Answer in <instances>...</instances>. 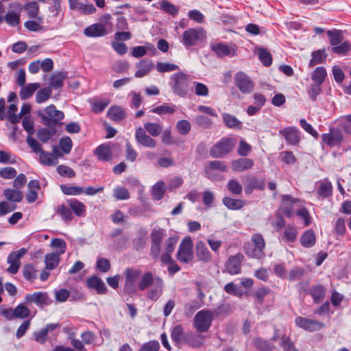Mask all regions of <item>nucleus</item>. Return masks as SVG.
<instances>
[{"instance_id": "20", "label": "nucleus", "mask_w": 351, "mask_h": 351, "mask_svg": "<svg viewBox=\"0 0 351 351\" xmlns=\"http://www.w3.org/2000/svg\"><path fill=\"white\" fill-rule=\"evenodd\" d=\"M254 164L251 158H241L232 161L231 169L233 171L243 172L252 169Z\"/></svg>"}, {"instance_id": "5", "label": "nucleus", "mask_w": 351, "mask_h": 351, "mask_svg": "<svg viewBox=\"0 0 351 351\" xmlns=\"http://www.w3.org/2000/svg\"><path fill=\"white\" fill-rule=\"evenodd\" d=\"M213 321V313L210 311H200L194 317V326L197 332L208 330Z\"/></svg>"}, {"instance_id": "55", "label": "nucleus", "mask_w": 351, "mask_h": 351, "mask_svg": "<svg viewBox=\"0 0 351 351\" xmlns=\"http://www.w3.org/2000/svg\"><path fill=\"white\" fill-rule=\"evenodd\" d=\"M59 255L56 253H51L46 256L45 263L46 268L48 269H53L59 263Z\"/></svg>"}, {"instance_id": "26", "label": "nucleus", "mask_w": 351, "mask_h": 351, "mask_svg": "<svg viewBox=\"0 0 351 351\" xmlns=\"http://www.w3.org/2000/svg\"><path fill=\"white\" fill-rule=\"evenodd\" d=\"M91 111L95 114L101 113L110 104L108 99L92 98L88 101Z\"/></svg>"}, {"instance_id": "24", "label": "nucleus", "mask_w": 351, "mask_h": 351, "mask_svg": "<svg viewBox=\"0 0 351 351\" xmlns=\"http://www.w3.org/2000/svg\"><path fill=\"white\" fill-rule=\"evenodd\" d=\"M280 134L284 136L287 143L290 145H296L300 141L298 130L294 128H286L280 130Z\"/></svg>"}, {"instance_id": "21", "label": "nucleus", "mask_w": 351, "mask_h": 351, "mask_svg": "<svg viewBox=\"0 0 351 351\" xmlns=\"http://www.w3.org/2000/svg\"><path fill=\"white\" fill-rule=\"evenodd\" d=\"M86 285L88 288L95 290L98 294H106L107 293V288L104 281L97 276H93L88 278Z\"/></svg>"}, {"instance_id": "19", "label": "nucleus", "mask_w": 351, "mask_h": 351, "mask_svg": "<svg viewBox=\"0 0 351 351\" xmlns=\"http://www.w3.org/2000/svg\"><path fill=\"white\" fill-rule=\"evenodd\" d=\"M163 280L160 277H156V281L152 287L148 289L146 297L154 302L157 301L162 295L163 292Z\"/></svg>"}, {"instance_id": "48", "label": "nucleus", "mask_w": 351, "mask_h": 351, "mask_svg": "<svg viewBox=\"0 0 351 351\" xmlns=\"http://www.w3.org/2000/svg\"><path fill=\"white\" fill-rule=\"evenodd\" d=\"M3 194L8 200L14 202H20L23 197L21 191L14 189H5Z\"/></svg>"}, {"instance_id": "1", "label": "nucleus", "mask_w": 351, "mask_h": 351, "mask_svg": "<svg viewBox=\"0 0 351 351\" xmlns=\"http://www.w3.org/2000/svg\"><path fill=\"white\" fill-rule=\"evenodd\" d=\"M192 82L189 75L178 71L170 76L169 85L174 95L186 97L193 90Z\"/></svg>"}, {"instance_id": "51", "label": "nucleus", "mask_w": 351, "mask_h": 351, "mask_svg": "<svg viewBox=\"0 0 351 351\" xmlns=\"http://www.w3.org/2000/svg\"><path fill=\"white\" fill-rule=\"evenodd\" d=\"M176 106L174 104L169 105V104H163L162 106L154 108L151 110V112L156 113L159 115L166 114H173L176 111Z\"/></svg>"}, {"instance_id": "61", "label": "nucleus", "mask_w": 351, "mask_h": 351, "mask_svg": "<svg viewBox=\"0 0 351 351\" xmlns=\"http://www.w3.org/2000/svg\"><path fill=\"white\" fill-rule=\"evenodd\" d=\"M14 313H15L16 319H24L29 315V310L23 304H20L14 308Z\"/></svg>"}, {"instance_id": "49", "label": "nucleus", "mask_w": 351, "mask_h": 351, "mask_svg": "<svg viewBox=\"0 0 351 351\" xmlns=\"http://www.w3.org/2000/svg\"><path fill=\"white\" fill-rule=\"evenodd\" d=\"M62 192L67 195H78L83 193L84 189L79 186L60 185Z\"/></svg>"}, {"instance_id": "44", "label": "nucleus", "mask_w": 351, "mask_h": 351, "mask_svg": "<svg viewBox=\"0 0 351 351\" xmlns=\"http://www.w3.org/2000/svg\"><path fill=\"white\" fill-rule=\"evenodd\" d=\"M259 60L265 66H269L272 64V56L269 51L265 48H260L258 50Z\"/></svg>"}, {"instance_id": "47", "label": "nucleus", "mask_w": 351, "mask_h": 351, "mask_svg": "<svg viewBox=\"0 0 351 351\" xmlns=\"http://www.w3.org/2000/svg\"><path fill=\"white\" fill-rule=\"evenodd\" d=\"M160 8L161 10L171 15L172 16H176L179 10L178 7L167 0H164L160 3Z\"/></svg>"}, {"instance_id": "12", "label": "nucleus", "mask_w": 351, "mask_h": 351, "mask_svg": "<svg viewBox=\"0 0 351 351\" xmlns=\"http://www.w3.org/2000/svg\"><path fill=\"white\" fill-rule=\"evenodd\" d=\"M243 260V256L241 253L230 256L225 265L226 271L230 275L240 274Z\"/></svg>"}, {"instance_id": "42", "label": "nucleus", "mask_w": 351, "mask_h": 351, "mask_svg": "<svg viewBox=\"0 0 351 351\" xmlns=\"http://www.w3.org/2000/svg\"><path fill=\"white\" fill-rule=\"evenodd\" d=\"M66 75L62 72L53 73L50 78V87L55 89L62 88L64 85L63 81Z\"/></svg>"}, {"instance_id": "3", "label": "nucleus", "mask_w": 351, "mask_h": 351, "mask_svg": "<svg viewBox=\"0 0 351 351\" xmlns=\"http://www.w3.org/2000/svg\"><path fill=\"white\" fill-rule=\"evenodd\" d=\"M45 113L40 114L42 122L44 125H47L49 128H56V125L60 123L64 117V114L62 111L56 109L53 104H51L45 108Z\"/></svg>"}, {"instance_id": "14", "label": "nucleus", "mask_w": 351, "mask_h": 351, "mask_svg": "<svg viewBox=\"0 0 351 351\" xmlns=\"http://www.w3.org/2000/svg\"><path fill=\"white\" fill-rule=\"evenodd\" d=\"M135 139L138 144L145 147L154 148L156 145V140L147 135L145 130L141 127L136 129Z\"/></svg>"}, {"instance_id": "30", "label": "nucleus", "mask_w": 351, "mask_h": 351, "mask_svg": "<svg viewBox=\"0 0 351 351\" xmlns=\"http://www.w3.org/2000/svg\"><path fill=\"white\" fill-rule=\"evenodd\" d=\"M222 119L225 125L229 128L238 130L242 128V122L232 114L223 113L222 114Z\"/></svg>"}, {"instance_id": "58", "label": "nucleus", "mask_w": 351, "mask_h": 351, "mask_svg": "<svg viewBox=\"0 0 351 351\" xmlns=\"http://www.w3.org/2000/svg\"><path fill=\"white\" fill-rule=\"evenodd\" d=\"M24 278L29 281L33 282L36 278V270L32 265H27L23 270Z\"/></svg>"}, {"instance_id": "54", "label": "nucleus", "mask_w": 351, "mask_h": 351, "mask_svg": "<svg viewBox=\"0 0 351 351\" xmlns=\"http://www.w3.org/2000/svg\"><path fill=\"white\" fill-rule=\"evenodd\" d=\"M156 67L160 73L171 72L179 69V66L175 64L162 62H157Z\"/></svg>"}, {"instance_id": "38", "label": "nucleus", "mask_w": 351, "mask_h": 351, "mask_svg": "<svg viewBox=\"0 0 351 351\" xmlns=\"http://www.w3.org/2000/svg\"><path fill=\"white\" fill-rule=\"evenodd\" d=\"M327 75L326 70L324 66L316 67L313 71L311 79L318 85H322Z\"/></svg>"}, {"instance_id": "25", "label": "nucleus", "mask_w": 351, "mask_h": 351, "mask_svg": "<svg viewBox=\"0 0 351 351\" xmlns=\"http://www.w3.org/2000/svg\"><path fill=\"white\" fill-rule=\"evenodd\" d=\"M107 115L113 121L119 122L126 118L125 110L120 106H111L107 112Z\"/></svg>"}, {"instance_id": "35", "label": "nucleus", "mask_w": 351, "mask_h": 351, "mask_svg": "<svg viewBox=\"0 0 351 351\" xmlns=\"http://www.w3.org/2000/svg\"><path fill=\"white\" fill-rule=\"evenodd\" d=\"M25 9L29 18L36 19L40 23L43 22V19L38 16L39 12V5L36 1H29L25 5Z\"/></svg>"}, {"instance_id": "33", "label": "nucleus", "mask_w": 351, "mask_h": 351, "mask_svg": "<svg viewBox=\"0 0 351 351\" xmlns=\"http://www.w3.org/2000/svg\"><path fill=\"white\" fill-rule=\"evenodd\" d=\"M317 193L319 195L323 198H327L331 196L332 193V186L330 181L328 179H324L322 182L317 190Z\"/></svg>"}, {"instance_id": "29", "label": "nucleus", "mask_w": 351, "mask_h": 351, "mask_svg": "<svg viewBox=\"0 0 351 351\" xmlns=\"http://www.w3.org/2000/svg\"><path fill=\"white\" fill-rule=\"evenodd\" d=\"M67 204L70 209L77 217H84L86 215V206L77 200V199L72 198L67 200Z\"/></svg>"}, {"instance_id": "4", "label": "nucleus", "mask_w": 351, "mask_h": 351, "mask_svg": "<svg viewBox=\"0 0 351 351\" xmlns=\"http://www.w3.org/2000/svg\"><path fill=\"white\" fill-rule=\"evenodd\" d=\"M206 38V32L201 27L189 28L183 32L181 43L186 48L196 45Z\"/></svg>"}, {"instance_id": "2", "label": "nucleus", "mask_w": 351, "mask_h": 351, "mask_svg": "<svg viewBox=\"0 0 351 351\" xmlns=\"http://www.w3.org/2000/svg\"><path fill=\"white\" fill-rule=\"evenodd\" d=\"M234 146V138L224 137L211 147L209 154L212 158H220L230 153Z\"/></svg>"}, {"instance_id": "6", "label": "nucleus", "mask_w": 351, "mask_h": 351, "mask_svg": "<svg viewBox=\"0 0 351 351\" xmlns=\"http://www.w3.org/2000/svg\"><path fill=\"white\" fill-rule=\"evenodd\" d=\"M125 285L123 291L132 295L136 291L135 282L141 276V271L138 269L128 267L125 271Z\"/></svg>"}, {"instance_id": "22", "label": "nucleus", "mask_w": 351, "mask_h": 351, "mask_svg": "<svg viewBox=\"0 0 351 351\" xmlns=\"http://www.w3.org/2000/svg\"><path fill=\"white\" fill-rule=\"evenodd\" d=\"M94 154L102 162H110L112 158L110 147L105 143L99 145L94 150Z\"/></svg>"}, {"instance_id": "39", "label": "nucleus", "mask_w": 351, "mask_h": 351, "mask_svg": "<svg viewBox=\"0 0 351 351\" xmlns=\"http://www.w3.org/2000/svg\"><path fill=\"white\" fill-rule=\"evenodd\" d=\"M254 346L261 351H273L274 346L266 339L256 337L253 341Z\"/></svg>"}, {"instance_id": "52", "label": "nucleus", "mask_w": 351, "mask_h": 351, "mask_svg": "<svg viewBox=\"0 0 351 351\" xmlns=\"http://www.w3.org/2000/svg\"><path fill=\"white\" fill-rule=\"evenodd\" d=\"M196 253L197 257L201 261H208L210 258V252L208 248L204 245V243H197Z\"/></svg>"}, {"instance_id": "50", "label": "nucleus", "mask_w": 351, "mask_h": 351, "mask_svg": "<svg viewBox=\"0 0 351 351\" xmlns=\"http://www.w3.org/2000/svg\"><path fill=\"white\" fill-rule=\"evenodd\" d=\"M205 169L212 171L218 170L221 172H227L228 169L224 162L220 160H213L210 161L208 163V165L205 167Z\"/></svg>"}, {"instance_id": "41", "label": "nucleus", "mask_w": 351, "mask_h": 351, "mask_svg": "<svg viewBox=\"0 0 351 351\" xmlns=\"http://www.w3.org/2000/svg\"><path fill=\"white\" fill-rule=\"evenodd\" d=\"M350 50L351 44L348 40L342 42L335 47H331V51L332 53L339 56H346Z\"/></svg>"}, {"instance_id": "10", "label": "nucleus", "mask_w": 351, "mask_h": 351, "mask_svg": "<svg viewBox=\"0 0 351 351\" xmlns=\"http://www.w3.org/2000/svg\"><path fill=\"white\" fill-rule=\"evenodd\" d=\"M27 252L25 247H22L19 250L12 252L8 257V263L10 265L7 271L10 274H15L18 272L21 265L20 258L24 256Z\"/></svg>"}, {"instance_id": "23", "label": "nucleus", "mask_w": 351, "mask_h": 351, "mask_svg": "<svg viewBox=\"0 0 351 351\" xmlns=\"http://www.w3.org/2000/svg\"><path fill=\"white\" fill-rule=\"evenodd\" d=\"M136 67L138 70L134 74L135 77H143L148 75L150 71L154 68V63L151 60L144 59L138 62L136 64Z\"/></svg>"}, {"instance_id": "64", "label": "nucleus", "mask_w": 351, "mask_h": 351, "mask_svg": "<svg viewBox=\"0 0 351 351\" xmlns=\"http://www.w3.org/2000/svg\"><path fill=\"white\" fill-rule=\"evenodd\" d=\"M176 128L178 132L182 135H186L191 130V123L189 121L182 119L178 121Z\"/></svg>"}, {"instance_id": "34", "label": "nucleus", "mask_w": 351, "mask_h": 351, "mask_svg": "<svg viewBox=\"0 0 351 351\" xmlns=\"http://www.w3.org/2000/svg\"><path fill=\"white\" fill-rule=\"evenodd\" d=\"M312 58L309 62V67H313L317 64H323L326 62L327 54L325 49H319L312 52Z\"/></svg>"}, {"instance_id": "18", "label": "nucleus", "mask_w": 351, "mask_h": 351, "mask_svg": "<svg viewBox=\"0 0 351 351\" xmlns=\"http://www.w3.org/2000/svg\"><path fill=\"white\" fill-rule=\"evenodd\" d=\"M84 34L87 37H101L108 34V31L101 23H95L86 27Z\"/></svg>"}, {"instance_id": "31", "label": "nucleus", "mask_w": 351, "mask_h": 351, "mask_svg": "<svg viewBox=\"0 0 351 351\" xmlns=\"http://www.w3.org/2000/svg\"><path fill=\"white\" fill-rule=\"evenodd\" d=\"M40 87L39 83H29L21 86L19 96L22 100H26L31 97L34 92Z\"/></svg>"}, {"instance_id": "28", "label": "nucleus", "mask_w": 351, "mask_h": 351, "mask_svg": "<svg viewBox=\"0 0 351 351\" xmlns=\"http://www.w3.org/2000/svg\"><path fill=\"white\" fill-rule=\"evenodd\" d=\"M326 289L322 285H315L310 287L308 294L315 303L321 302L325 298Z\"/></svg>"}, {"instance_id": "45", "label": "nucleus", "mask_w": 351, "mask_h": 351, "mask_svg": "<svg viewBox=\"0 0 351 351\" xmlns=\"http://www.w3.org/2000/svg\"><path fill=\"white\" fill-rule=\"evenodd\" d=\"M52 89L50 86L40 88L38 90L36 95V101L38 104H42L47 101L51 95Z\"/></svg>"}, {"instance_id": "13", "label": "nucleus", "mask_w": 351, "mask_h": 351, "mask_svg": "<svg viewBox=\"0 0 351 351\" xmlns=\"http://www.w3.org/2000/svg\"><path fill=\"white\" fill-rule=\"evenodd\" d=\"M210 48L219 58L224 56L234 57L237 55V51L234 47L228 46L223 43H212Z\"/></svg>"}, {"instance_id": "60", "label": "nucleus", "mask_w": 351, "mask_h": 351, "mask_svg": "<svg viewBox=\"0 0 351 351\" xmlns=\"http://www.w3.org/2000/svg\"><path fill=\"white\" fill-rule=\"evenodd\" d=\"M114 197L117 200H125L130 198V193L126 188L117 186L114 189Z\"/></svg>"}, {"instance_id": "36", "label": "nucleus", "mask_w": 351, "mask_h": 351, "mask_svg": "<svg viewBox=\"0 0 351 351\" xmlns=\"http://www.w3.org/2000/svg\"><path fill=\"white\" fill-rule=\"evenodd\" d=\"M166 191V186L163 181L156 182L152 187V195L155 200H160Z\"/></svg>"}, {"instance_id": "63", "label": "nucleus", "mask_w": 351, "mask_h": 351, "mask_svg": "<svg viewBox=\"0 0 351 351\" xmlns=\"http://www.w3.org/2000/svg\"><path fill=\"white\" fill-rule=\"evenodd\" d=\"M59 145H60V147L62 149V152L66 154H68L70 153V152L72 149L73 143H72L71 138L67 136V137L61 138L60 139Z\"/></svg>"}, {"instance_id": "59", "label": "nucleus", "mask_w": 351, "mask_h": 351, "mask_svg": "<svg viewBox=\"0 0 351 351\" xmlns=\"http://www.w3.org/2000/svg\"><path fill=\"white\" fill-rule=\"evenodd\" d=\"M192 86H194L195 93L197 96L206 97L208 95V88L204 84L199 82H192Z\"/></svg>"}, {"instance_id": "53", "label": "nucleus", "mask_w": 351, "mask_h": 351, "mask_svg": "<svg viewBox=\"0 0 351 351\" xmlns=\"http://www.w3.org/2000/svg\"><path fill=\"white\" fill-rule=\"evenodd\" d=\"M39 160L41 164L47 166L55 165L58 163V161L53 160V154L44 150L40 152Z\"/></svg>"}, {"instance_id": "32", "label": "nucleus", "mask_w": 351, "mask_h": 351, "mask_svg": "<svg viewBox=\"0 0 351 351\" xmlns=\"http://www.w3.org/2000/svg\"><path fill=\"white\" fill-rule=\"evenodd\" d=\"M222 202L230 210H240L245 205V200L234 199L230 197H224Z\"/></svg>"}, {"instance_id": "46", "label": "nucleus", "mask_w": 351, "mask_h": 351, "mask_svg": "<svg viewBox=\"0 0 351 351\" xmlns=\"http://www.w3.org/2000/svg\"><path fill=\"white\" fill-rule=\"evenodd\" d=\"M144 130L152 136H158L162 131V126L157 123L148 122L144 124Z\"/></svg>"}, {"instance_id": "17", "label": "nucleus", "mask_w": 351, "mask_h": 351, "mask_svg": "<svg viewBox=\"0 0 351 351\" xmlns=\"http://www.w3.org/2000/svg\"><path fill=\"white\" fill-rule=\"evenodd\" d=\"M244 186L245 193L250 195L254 190H263L265 187V181L263 178L250 176L247 179Z\"/></svg>"}, {"instance_id": "37", "label": "nucleus", "mask_w": 351, "mask_h": 351, "mask_svg": "<svg viewBox=\"0 0 351 351\" xmlns=\"http://www.w3.org/2000/svg\"><path fill=\"white\" fill-rule=\"evenodd\" d=\"M327 35L332 47H335L343 42V36L341 30H328L327 32Z\"/></svg>"}, {"instance_id": "62", "label": "nucleus", "mask_w": 351, "mask_h": 351, "mask_svg": "<svg viewBox=\"0 0 351 351\" xmlns=\"http://www.w3.org/2000/svg\"><path fill=\"white\" fill-rule=\"evenodd\" d=\"M188 345L193 348H199L204 344V338L202 335H191L186 339Z\"/></svg>"}, {"instance_id": "43", "label": "nucleus", "mask_w": 351, "mask_h": 351, "mask_svg": "<svg viewBox=\"0 0 351 351\" xmlns=\"http://www.w3.org/2000/svg\"><path fill=\"white\" fill-rule=\"evenodd\" d=\"M184 328L182 325L177 324L171 331V338L176 343H180L184 339Z\"/></svg>"}, {"instance_id": "57", "label": "nucleus", "mask_w": 351, "mask_h": 351, "mask_svg": "<svg viewBox=\"0 0 351 351\" xmlns=\"http://www.w3.org/2000/svg\"><path fill=\"white\" fill-rule=\"evenodd\" d=\"M228 191L234 195H240L242 193V185L234 179H231L227 184Z\"/></svg>"}, {"instance_id": "16", "label": "nucleus", "mask_w": 351, "mask_h": 351, "mask_svg": "<svg viewBox=\"0 0 351 351\" xmlns=\"http://www.w3.org/2000/svg\"><path fill=\"white\" fill-rule=\"evenodd\" d=\"M265 247V243H246L244 249L248 256L261 258L264 254L263 249Z\"/></svg>"}, {"instance_id": "27", "label": "nucleus", "mask_w": 351, "mask_h": 351, "mask_svg": "<svg viewBox=\"0 0 351 351\" xmlns=\"http://www.w3.org/2000/svg\"><path fill=\"white\" fill-rule=\"evenodd\" d=\"M156 281V277L151 271H147L141 276V280L137 285L138 289L143 291L153 286Z\"/></svg>"}, {"instance_id": "15", "label": "nucleus", "mask_w": 351, "mask_h": 351, "mask_svg": "<svg viewBox=\"0 0 351 351\" xmlns=\"http://www.w3.org/2000/svg\"><path fill=\"white\" fill-rule=\"evenodd\" d=\"M193 257V243H181L177 254L178 260L188 263L192 261Z\"/></svg>"}, {"instance_id": "8", "label": "nucleus", "mask_w": 351, "mask_h": 351, "mask_svg": "<svg viewBox=\"0 0 351 351\" xmlns=\"http://www.w3.org/2000/svg\"><path fill=\"white\" fill-rule=\"evenodd\" d=\"M234 84L238 89L244 94H249L254 90V83L246 73L239 71L235 73Z\"/></svg>"}, {"instance_id": "40", "label": "nucleus", "mask_w": 351, "mask_h": 351, "mask_svg": "<svg viewBox=\"0 0 351 351\" xmlns=\"http://www.w3.org/2000/svg\"><path fill=\"white\" fill-rule=\"evenodd\" d=\"M56 128L51 129L40 128L38 130L37 137L43 143H46L50 140L56 134Z\"/></svg>"}, {"instance_id": "11", "label": "nucleus", "mask_w": 351, "mask_h": 351, "mask_svg": "<svg viewBox=\"0 0 351 351\" xmlns=\"http://www.w3.org/2000/svg\"><path fill=\"white\" fill-rule=\"evenodd\" d=\"M295 323L298 327L310 332L319 330L324 326L322 322L300 316L295 318Z\"/></svg>"}, {"instance_id": "7", "label": "nucleus", "mask_w": 351, "mask_h": 351, "mask_svg": "<svg viewBox=\"0 0 351 351\" xmlns=\"http://www.w3.org/2000/svg\"><path fill=\"white\" fill-rule=\"evenodd\" d=\"M322 141L330 147L340 146L343 141L342 132L337 128H330L328 133L322 134Z\"/></svg>"}, {"instance_id": "9", "label": "nucleus", "mask_w": 351, "mask_h": 351, "mask_svg": "<svg viewBox=\"0 0 351 351\" xmlns=\"http://www.w3.org/2000/svg\"><path fill=\"white\" fill-rule=\"evenodd\" d=\"M25 300L28 303H34L40 308L49 306L52 303L47 292L37 291L33 293H28L25 295Z\"/></svg>"}, {"instance_id": "56", "label": "nucleus", "mask_w": 351, "mask_h": 351, "mask_svg": "<svg viewBox=\"0 0 351 351\" xmlns=\"http://www.w3.org/2000/svg\"><path fill=\"white\" fill-rule=\"evenodd\" d=\"M195 123L199 127L204 129L210 128L213 125L211 119L205 115L196 116L195 118Z\"/></svg>"}]
</instances>
